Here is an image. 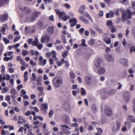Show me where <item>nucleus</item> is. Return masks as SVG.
Returning <instances> with one entry per match:
<instances>
[{
    "label": "nucleus",
    "instance_id": "f257e3e1",
    "mask_svg": "<svg viewBox=\"0 0 135 135\" xmlns=\"http://www.w3.org/2000/svg\"><path fill=\"white\" fill-rule=\"evenodd\" d=\"M102 61L101 59L98 58L97 60V62L95 63V67L98 69V71L100 74H102L104 73L105 71V68L103 67H100V64L102 63Z\"/></svg>",
    "mask_w": 135,
    "mask_h": 135
},
{
    "label": "nucleus",
    "instance_id": "f03ea898",
    "mask_svg": "<svg viewBox=\"0 0 135 135\" xmlns=\"http://www.w3.org/2000/svg\"><path fill=\"white\" fill-rule=\"evenodd\" d=\"M63 83V79L62 78H59L57 77L54 78L52 81L53 85L56 88L59 87Z\"/></svg>",
    "mask_w": 135,
    "mask_h": 135
},
{
    "label": "nucleus",
    "instance_id": "7ed1b4c3",
    "mask_svg": "<svg viewBox=\"0 0 135 135\" xmlns=\"http://www.w3.org/2000/svg\"><path fill=\"white\" fill-rule=\"evenodd\" d=\"M104 112L105 115L107 117L110 116L112 114L111 108L107 105L105 106L104 107Z\"/></svg>",
    "mask_w": 135,
    "mask_h": 135
},
{
    "label": "nucleus",
    "instance_id": "20e7f679",
    "mask_svg": "<svg viewBox=\"0 0 135 135\" xmlns=\"http://www.w3.org/2000/svg\"><path fill=\"white\" fill-rule=\"evenodd\" d=\"M120 122L119 121H116L114 124L113 130L114 132H117L120 129Z\"/></svg>",
    "mask_w": 135,
    "mask_h": 135
},
{
    "label": "nucleus",
    "instance_id": "39448f33",
    "mask_svg": "<svg viewBox=\"0 0 135 135\" xmlns=\"http://www.w3.org/2000/svg\"><path fill=\"white\" fill-rule=\"evenodd\" d=\"M19 8L23 13H26L29 14L31 12V10L30 9L27 7H24L23 8L21 5H19Z\"/></svg>",
    "mask_w": 135,
    "mask_h": 135
},
{
    "label": "nucleus",
    "instance_id": "423d86ee",
    "mask_svg": "<svg viewBox=\"0 0 135 135\" xmlns=\"http://www.w3.org/2000/svg\"><path fill=\"white\" fill-rule=\"evenodd\" d=\"M86 84L88 85H90L93 82V79L91 77L89 76H87L85 77V78Z\"/></svg>",
    "mask_w": 135,
    "mask_h": 135
},
{
    "label": "nucleus",
    "instance_id": "0eeeda50",
    "mask_svg": "<svg viewBox=\"0 0 135 135\" xmlns=\"http://www.w3.org/2000/svg\"><path fill=\"white\" fill-rule=\"evenodd\" d=\"M50 40V37L47 35H46L45 36V37L42 36L41 40V43H44V41L45 42L48 43Z\"/></svg>",
    "mask_w": 135,
    "mask_h": 135
},
{
    "label": "nucleus",
    "instance_id": "6e6552de",
    "mask_svg": "<svg viewBox=\"0 0 135 135\" xmlns=\"http://www.w3.org/2000/svg\"><path fill=\"white\" fill-rule=\"evenodd\" d=\"M69 22L70 23L73 22L70 24V27H72L76 25L77 22V20L75 18L73 17L72 19H70L69 20Z\"/></svg>",
    "mask_w": 135,
    "mask_h": 135
},
{
    "label": "nucleus",
    "instance_id": "1a4fd4ad",
    "mask_svg": "<svg viewBox=\"0 0 135 135\" xmlns=\"http://www.w3.org/2000/svg\"><path fill=\"white\" fill-rule=\"evenodd\" d=\"M123 97L125 99V101L126 103H127L129 101L130 98V94L128 92L125 93L123 94Z\"/></svg>",
    "mask_w": 135,
    "mask_h": 135
},
{
    "label": "nucleus",
    "instance_id": "9d476101",
    "mask_svg": "<svg viewBox=\"0 0 135 135\" xmlns=\"http://www.w3.org/2000/svg\"><path fill=\"white\" fill-rule=\"evenodd\" d=\"M120 62L125 66H127L128 65V61L125 58H121L120 60Z\"/></svg>",
    "mask_w": 135,
    "mask_h": 135
},
{
    "label": "nucleus",
    "instance_id": "9b49d317",
    "mask_svg": "<svg viewBox=\"0 0 135 135\" xmlns=\"http://www.w3.org/2000/svg\"><path fill=\"white\" fill-rule=\"evenodd\" d=\"M0 19L1 21H6L8 18V14L5 13L4 15H0Z\"/></svg>",
    "mask_w": 135,
    "mask_h": 135
},
{
    "label": "nucleus",
    "instance_id": "f8f14e48",
    "mask_svg": "<svg viewBox=\"0 0 135 135\" xmlns=\"http://www.w3.org/2000/svg\"><path fill=\"white\" fill-rule=\"evenodd\" d=\"M57 14L58 15V17L59 18H60L61 19L63 17L65 13L64 12H60L59 10L57 9L55 10Z\"/></svg>",
    "mask_w": 135,
    "mask_h": 135
},
{
    "label": "nucleus",
    "instance_id": "ddd939ff",
    "mask_svg": "<svg viewBox=\"0 0 135 135\" xmlns=\"http://www.w3.org/2000/svg\"><path fill=\"white\" fill-rule=\"evenodd\" d=\"M122 20L123 22L127 20V12H123L122 15Z\"/></svg>",
    "mask_w": 135,
    "mask_h": 135
},
{
    "label": "nucleus",
    "instance_id": "4468645a",
    "mask_svg": "<svg viewBox=\"0 0 135 135\" xmlns=\"http://www.w3.org/2000/svg\"><path fill=\"white\" fill-rule=\"evenodd\" d=\"M9 0H0V7H2L6 4Z\"/></svg>",
    "mask_w": 135,
    "mask_h": 135
},
{
    "label": "nucleus",
    "instance_id": "2eb2a0df",
    "mask_svg": "<svg viewBox=\"0 0 135 135\" xmlns=\"http://www.w3.org/2000/svg\"><path fill=\"white\" fill-rule=\"evenodd\" d=\"M106 59L107 60L110 62H113L114 61V58L111 55L107 54L106 56Z\"/></svg>",
    "mask_w": 135,
    "mask_h": 135
},
{
    "label": "nucleus",
    "instance_id": "dca6fc26",
    "mask_svg": "<svg viewBox=\"0 0 135 135\" xmlns=\"http://www.w3.org/2000/svg\"><path fill=\"white\" fill-rule=\"evenodd\" d=\"M126 12L128 13L127 15V18L128 19H130L132 18V14H131V11L129 9H127L126 10Z\"/></svg>",
    "mask_w": 135,
    "mask_h": 135
},
{
    "label": "nucleus",
    "instance_id": "f3484780",
    "mask_svg": "<svg viewBox=\"0 0 135 135\" xmlns=\"http://www.w3.org/2000/svg\"><path fill=\"white\" fill-rule=\"evenodd\" d=\"M47 31L49 34H53L54 32V27L52 26L48 27L47 28Z\"/></svg>",
    "mask_w": 135,
    "mask_h": 135
},
{
    "label": "nucleus",
    "instance_id": "a211bd4d",
    "mask_svg": "<svg viewBox=\"0 0 135 135\" xmlns=\"http://www.w3.org/2000/svg\"><path fill=\"white\" fill-rule=\"evenodd\" d=\"M85 8V6L83 5L80 6L79 9V12L80 14H82L83 13L84 9Z\"/></svg>",
    "mask_w": 135,
    "mask_h": 135
},
{
    "label": "nucleus",
    "instance_id": "6ab92c4d",
    "mask_svg": "<svg viewBox=\"0 0 135 135\" xmlns=\"http://www.w3.org/2000/svg\"><path fill=\"white\" fill-rule=\"evenodd\" d=\"M127 119L131 122L135 123V117L134 118L133 115H129L127 117Z\"/></svg>",
    "mask_w": 135,
    "mask_h": 135
},
{
    "label": "nucleus",
    "instance_id": "aec40b11",
    "mask_svg": "<svg viewBox=\"0 0 135 135\" xmlns=\"http://www.w3.org/2000/svg\"><path fill=\"white\" fill-rule=\"evenodd\" d=\"M41 109L45 112H46V110L48 109V104L47 103L45 104H42L41 107Z\"/></svg>",
    "mask_w": 135,
    "mask_h": 135
},
{
    "label": "nucleus",
    "instance_id": "412c9836",
    "mask_svg": "<svg viewBox=\"0 0 135 135\" xmlns=\"http://www.w3.org/2000/svg\"><path fill=\"white\" fill-rule=\"evenodd\" d=\"M91 109L93 112L95 113L97 111V106L95 104H93L91 106Z\"/></svg>",
    "mask_w": 135,
    "mask_h": 135
},
{
    "label": "nucleus",
    "instance_id": "4be33fe9",
    "mask_svg": "<svg viewBox=\"0 0 135 135\" xmlns=\"http://www.w3.org/2000/svg\"><path fill=\"white\" fill-rule=\"evenodd\" d=\"M17 60L18 61H20L21 64L23 65H25V63L24 62L23 59L20 56H17Z\"/></svg>",
    "mask_w": 135,
    "mask_h": 135
},
{
    "label": "nucleus",
    "instance_id": "5701e85b",
    "mask_svg": "<svg viewBox=\"0 0 135 135\" xmlns=\"http://www.w3.org/2000/svg\"><path fill=\"white\" fill-rule=\"evenodd\" d=\"M37 25L38 29H40L42 28L43 26V23L42 21H38L37 23Z\"/></svg>",
    "mask_w": 135,
    "mask_h": 135
},
{
    "label": "nucleus",
    "instance_id": "b1692460",
    "mask_svg": "<svg viewBox=\"0 0 135 135\" xmlns=\"http://www.w3.org/2000/svg\"><path fill=\"white\" fill-rule=\"evenodd\" d=\"M3 27H2L1 28V31L2 32V34L3 35L5 34V33H4L6 31V27H7V23H6L5 24L3 25Z\"/></svg>",
    "mask_w": 135,
    "mask_h": 135
},
{
    "label": "nucleus",
    "instance_id": "393cba45",
    "mask_svg": "<svg viewBox=\"0 0 135 135\" xmlns=\"http://www.w3.org/2000/svg\"><path fill=\"white\" fill-rule=\"evenodd\" d=\"M116 90L114 89L110 90L107 93V94L109 95H113L116 92Z\"/></svg>",
    "mask_w": 135,
    "mask_h": 135
},
{
    "label": "nucleus",
    "instance_id": "a878e982",
    "mask_svg": "<svg viewBox=\"0 0 135 135\" xmlns=\"http://www.w3.org/2000/svg\"><path fill=\"white\" fill-rule=\"evenodd\" d=\"M42 78L41 77H39L37 78L36 80V83L38 85H42Z\"/></svg>",
    "mask_w": 135,
    "mask_h": 135
},
{
    "label": "nucleus",
    "instance_id": "bb28decb",
    "mask_svg": "<svg viewBox=\"0 0 135 135\" xmlns=\"http://www.w3.org/2000/svg\"><path fill=\"white\" fill-rule=\"evenodd\" d=\"M88 44L90 45H93L95 43V39L90 38L88 41Z\"/></svg>",
    "mask_w": 135,
    "mask_h": 135
},
{
    "label": "nucleus",
    "instance_id": "cd10ccee",
    "mask_svg": "<svg viewBox=\"0 0 135 135\" xmlns=\"http://www.w3.org/2000/svg\"><path fill=\"white\" fill-rule=\"evenodd\" d=\"M107 37H105L103 40V41L107 44H109L111 42V40L110 38L107 39Z\"/></svg>",
    "mask_w": 135,
    "mask_h": 135
},
{
    "label": "nucleus",
    "instance_id": "c85d7f7f",
    "mask_svg": "<svg viewBox=\"0 0 135 135\" xmlns=\"http://www.w3.org/2000/svg\"><path fill=\"white\" fill-rule=\"evenodd\" d=\"M79 19L81 21L85 23H87L88 22V21L83 16H80L79 17Z\"/></svg>",
    "mask_w": 135,
    "mask_h": 135
},
{
    "label": "nucleus",
    "instance_id": "c756f323",
    "mask_svg": "<svg viewBox=\"0 0 135 135\" xmlns=\"http://www.w3.org/2000/svg\"><path fill=\"white\" fill-rule=\"evenodd\" d=\"M84 14H85V15H84V16L88 18L91 22H93V20L92 18L91 17L90 15L88 13V12H86Z\"/></svg>",
    "mask_w": 135,
    "mask_h": 135
},
{
    "label": "nucleus",
    "instance_id": "7c9ffc66",
    "mask_svg": "<svg viewBox=\"0 0 135 135\" xmlns=\"http://www.w3.org/2000/svg\"><path fill=\"white\" fill-rule=\"evenodd\" d=\"M29 53L28 51L25 50H23L22 51V54L23 56H25L26 55H27Z\"/></svg>",
    "mask_w": 135,
    "mask_h": 135
},
{
    "label": "nucleus",
    "instance_id": "2f4dec72",
    "mask_svg": "<svg viewBox=\"0 0 135 135\" xmlns=\"http://www.w3.org/2000/svg\"><path fill=\"white\" fill-rule=\"evenodd\" d=\"M69 75L71 79H74L75 77L74 73L73 71H71L70 72Z\"/></svg>",
    "mask_w": 135,
    "mask_h": 135
},
{
    "label": "nucleus",
    "instance_id": "473e14b6",
    "mask_svg": "<svg viewBox=\"0 0 135 135\" xmlns=\"http://www.w3.org/2000/svg\"><path fill=\"white\" fill-rule=\"evenodd\" d=\"M38 40L35 39V40L32 42V46H38Z\"/></svg>",
    "mask_w": 135,
    "mask_h": 135
},
{
    "label": "nucleus",
    "instance_id": "72a5a7b5",
    "mask_svg": "<svg viewBox=\"0 0 135 135\" xmlns=\"http://www.w3.org/2000/svg\"><path fill=\"white\" fill-rule=\"evenodd\" d=\"M81 95H84L86 94L85 90V89L83 88H81Z\"/></svg>",
    "mask_w": 135,
    "mask_h": 135
},
{
    "label": "nucleus",
    "instance_id": "f704fd0d",
    "mask_svg": "<svg viewBox=\"0 0 135 135\" xmlns=\"http://www.w3.org/2000/svg\"><path fill=\"white\" fill-rule=\"evenodd\" d=\"M10 93L13 95H16L17 94V92L14 88L10 90Z\"/></svg>",
    "mask_w": 135,
    "mask_h": 135
},
{
    "label": "nucleus",
    "instance_id": "c9c22d12",
    "mask_svg": "<svg viewBox=\"0 0 135 135\" xmlns=\"http://www.w3.org/2000/svg\"><path fill=\"white\" fill-rule=\"evenodd\" d=\"M65 123H67L69 120V118L68 115H66L64 117Z\"/></svg>",
    "mask_w": 135,
    "mask_h": 135
},
{
    "label": "nucleus",
    "instance_id": "e433bc0d",
    "mask_svg": "<svg viewBox=\"0 0 135 135\" xmlns=\"http://www.w3.org/2000/svg\"><path fill=\"white\" fill-rule=\"evenodd\" d=\"M40 14V12L36 11H35L33 13V14L37 18L38 17Z\"/></svg>",
    "mask_w": 135,
    "mask_h": 135
},
{
    "label": "nucleus",
    "instance_id": "4c0bfd02",
    "mask_svg": "<svg viewBox=\"0 0 135 135\" xmlns=\"http://www.w3.org/2000/svg\"><path fill=\"white\" fill-rule=\"evenodd\" d=\"M69 17L70 16H68L67 17V16L65 15L61 18V19L62 20L64 21H65L68 20Z\"/></svg>",
    "mask_w": 135,
    "mask_h": 135
},
{
    "label": "nucleus",
    "instance_id": "58836bf2",
    "mask_svg": "<svg viewBox=\"0 0 135 135\" xmlns=\"http://www.w3.org/2000/svg\"><path fill=\"white\" fill-rule=\"evenodd\" d=\"M3 42H4L5 44H8L9 42V40L8 39H7L6 38H3Z\"/></svg>",
    "mask_w": 135,
    "mask_h": 135
},
{
    "label": "nucleus",
    "instance_id": "ea45409f",
    "mask_svg": "<svg viewBox=\"0 0 135 135\" xmlns=\"http://www.w3.org/2000/svg\"><path fill=\"white\" fill-rule=\"evenodd\" d=\"M106 24L107 26H110L112 25V22L111 20H108L107 21Z\"/></svg>",
    "mask_w": 135,
    "mask_h": 135
},
{
    "label": "nucleus",
    "instance_id": "a19ab883",
    "mask_svg": "<svg viewBox=\"0 0 135 135\" xmlns=\"http://www.w3.org/2000/svg\"><path fill=\"white\" fill-rule=\"evenodd\" d=\"M31 79L33 81H35L36 80V76L35 73L32 74Z\"/></svg>",
    "mask_w": 135,
    "mask_h": 135
},
{
    "label": "nucleus",
    "instance_id": "79ce46f5",
    "mask_svg": "<svg viewBox=\"0 0 135 135\" xmlns=\"http://www.w3.org/2000/svg\"><path fill=\"white\" fill-rule=\"evenodd\" d=\"M85 40L84 39H83L82 40L81 44L82 46L85 47L87 46V45L85 43Z\"/></svg>",
    "mask_w": 135,
    "mask_h": 135
},
{
    "label": "nucleus",
    "instance_id": "37998d69",
    "mask_svg": "<svg viewBox=\"0 0 135 135\" xmlns=\"http://www.w3.org/2000/svg\"><path fill=\"white\" fill-rule=\"evenodd\" d=\"M62 42L64 44L66 43V40L65 38V36L64 35H62L61 36Z\"/></svg>",
    "mask_w": 135,
    "mask_h": 135
},
{
    "label": "nucleus",
    "instance_id": "c03bdc74",
    "mask_svg": "<svg viewBox=\"0 0 135 135\" xmlns=\"http://www.w3.org/2000/svg\"><path fill=\"white\" fill-rule=\"evenodd\" d=\"M20 38V37L19 36H16L14 38V42H15L19 40Z\"/></svg>",
    "mask_w": 135,
    "mask_h": 135
},
{
    "label": "nucleus",
    "instance_id": "a18cd8bd",
    "mask_svg": "<svg viewBox=\"0 0 135 135\" xmlns=\"http://www.w3.org/2000/svg\"><path fill=\"white\" fill-rule=\"evenodd\" d=\"M133 51L135 52V47L133 46H131L130 49V53H132Z\"/></svg>",
    "mask_w": 135,
    "mask_h": 135
},
{
    "label": "nucleus",
    "instance_id": "49530a36",
    "mask_svg": "<svg viewBox=\"0 0 135 135\" xmlns=\"http://www.w3.org/2000/svg\"><path fill=\"white\" fill-rule=\"evenodd\" d=\"M89 31L91 35L92 36H94L95 34V32L93 30L90 29Z\"/></svg>",
    "mask_w": 135,
    "mask_h": 135
},
{
    "label": "nucleus",
    "instance_id": "de8ad7c7",
    "mask_svg": "<svg viewBox=\"0 0 135 135\" xmlns=\"http://www.w3.org/2000/svg\"><path fill=\"white\" fill-rule=\"evenodd\" d=\"M84 31V29L83 28H81L79 30V32L80 33L81 35H83V32Z\"/></svg>",
    "mask_w": 135,
    "mask_h": 135
},
{
    "label": "nucleus",
    "instance_id": "09e8293b",
    "mask_svg": "<svg viewBox=\"0 0 135 135\" xmlns=\"http://www.w3.org/2000/svg\"><path fill=\"white\" fill-rule=\"evenodd\" d=\"M122 44L124 47H126L127 45V43L125 39L124 38L123 39V41L122 42Z\"/></svg>",
    "mask_w": 135,
    "mask_h": 135
},
{
    "label": "nucleus",
    "instance_id": "8fccbe9b",
    "mask_svg": "<svg viewBox=\"0 0 135 135\" xmlns=\"http://www.w3.org/2000/svg\"><path fill=\"white\" fill-rule=\"evenodd\" d=\"M46 62V59H44L42 61V63H41L40 64V65L41 66L45 65Z\"/></svg>",
    "mask_w": 135,
    "mask_h": 135
},
{
    "label": "nucleus",
    "instance_id": "3c124183",
    "mask_svg": "<svg viewBox=\"0 0 135 135\" xmlns=\"http://www.w3.org/2000/svg\"><path fill=\"white\" fill-rule=\"evenodd\" d=\"M62 57H63L64 58H65L67 56H68L67 52L66 51H65L64 52H63L62 55Z\"/></svg>",
    "mask_w": 135,
    "mask_h": 135
},
{
    "label": "nucleus",
    "instance_id": "603ef678",
    "mask_svg": "<svg viewBox=\"0 0 135 135\" xmlns=\"http://www.w3.org/2000/svg\"><path fill=\"white\" fill-rule=\"evenodd\" d=\"M1 72L3 73L5 71V67L4 65H2L1 66Z\"/></svg>",
    "mask_w": 135,
    "mask_h": 135
},
{
    "label": "nucleus",
    "instance_id": "864d4df0",
    "mask_svg": "<svg viewBox=\"0 0 135 135\" xmlns=\"http://www.w3.org/2000/svg\"><path fill=\"white\" fill-rule=\"evenodd\" d=\"M20 96L21 97H23V98L24 99H27L28 98V97L27 95H25L23 96V95L21 94Z\"/></svg>",
    "mask_w": 135,
    "mask_h": 135
},
{
    "label": "nucleus",
    "instance_id": "5fc2aeb1",
    "mask_svg": "<svg viewBox=\"0 0 135 135\" xmlns=\"http://www.w3.org/2000/svg\"><path fill=\"white\" fill-rule=\"evenodd\" d=\"M61 127L63 129L68 128L70 129V128L67 125L65 124H62L61 125Z\"/></svg>",
    "mask_w": 135,
    "mask_h": 135
},
{
    "label": "nucleus",
    "instance_id": "6e6d98bb",
    "mask_svg": "<svg viewBox=\"0 0 135 135\" xmlns=\"http://www.w3.org/2000/svg\"><path fill=\"white\" fill-rule=\"evenodd\" d=\"M31 114V111H28L26 112H25L24 114L25 116H29L30 114Z\"/></svg>",
    "mask_w": 135,
    "mask_h": 135
},
{
    "label": "nucleus",
    "instance_id": "4d7b16f0",
    "mask_svg": "<svg viewBox=\"0 0 135 135\" xmlns=\"http://www.w3.org/2000/svg\"><path fill=\"white\" fill-rule=\"evenodd\" d=\"M93 127L91 125H89L88 127V129L90 131H92L93 130Z\"/></svg>",
    "mask_w": 135,
    "mask_h": 135
},
{
    "label": "nucleus",
    "instance_id": "13d9d810",
    "mask_svg": "<svg viewBox=\"0 0 135 135\" xmlns=\"http://www.w3.org/2000/svg\"><path fill=\"white\" fill-rule=\"evenodd\" d=\"M109 12L110 15V16L111 17H114V13L113 11H110Z\"/></svg>",
    "mask_w": 135,
    "mask_h": 135
},
{
    "label": "nucleus",
    "instance_id": "bf43d9fd",
    "mask_svg": "<svg viewBox=\"0 0 135 135\" xmlns=\"http://www.w3.org/2000/svg\"><path fill=\"white\" fill-rule=\"evenodd\" d=\"M23 88V85L22 84L18 85L17 87V90L19 91L22 88Z\"/></svg>",
    "mask_w": 135,
    "mask_h": 135
},
{
    "label": "nucleus",
    "instance_id": "052dcab7",
    "mask_svg": "<svg viewBox=\"0 0 135 135\" xmlns=\"http://www.w3.org/2000/svg\"><path fill=\"white\" fill-rule=\"evenodd\" d=\"M53 114V110H50L49 112V116L50 118L52 117V115Z\"/></svg>",
    "mask_w": 135,
    "mask_h": 135
},
{
    "label": "nucleus",
    "instance_id": "680f3d73",
    "mask_svg": "<svg viewBox=\"0 0 135 135\" xmlns=\"http://www.w3.org/2000/svg\"><path fill=\"white\" fill-rule=\"evenodd\" d=\"M37 90H39L40 92H41L43 91L44 88H43L40 86L37 88Z\"/></svg>",
    "mask_w": 135,
    "mask_h": 135
},
{
    "label": "nucleus",
    "instance_id": "e2e57ef3",
    "mask_svg": "<svg viewBox=\"0 0 135 135\" xmlns=\"http://www.w3.org/2000/svg\"><path fill=\"white\" fill-rule=\"evenodd\" d=\"M71 126L76 128L78 127V124L77 123H74L71 124Z\"/></svg>",
    "mask_w": 135,
    "mask_h": 135
},
{
    "label": "nucleus",
    "instance_id": "0e129e2a",
    "mask_svg": "<svg viewBox=\"0 0 135 135\" xmlns=\"http://www.w3.org/2000/svg\"><path fill=\"white\" fill-rule=\"evenodd\" d=\"M34 110L36 112L38 113L39 112V110L36 107H34L33 108Z\"/></svg>",
    "mask_w": 135,
    "mask_h": 135
},
{
    "label": "nucleus",
    "instance_id": "69168bd1",
    "mask_svg": "<svg viewBox=\"0 0 135 135\" xmlns=\"http://www.w3.org/2000/svg\"><path fill=\"white\" fill-rule=\"evenodd\" d=\"M97 130L98 133H102L103 132L102 129L100 128H97Z\"/></svg>",
    "mask_w": 135,
    "mask_h": 135
},
{
    "label": "nucleus",
    "instance_id": "338daca9",
    "mask_svg": "<svg viewBox=\"0 0 135 135\" xmlns=\"http://www.w3.org/2000/svg\"><path fill=\"white\" fill-rule=\"evenodd\" d=\"M132 8L133 10H135V1H133L132 3Z\"/></svg>",
    "mask_w": 135,
    "mask_h": 135
},
{
    "label": "nucleus",
    "instance_id": "774afa93",
    "mask_svg": "<svg viewBox=\"0 0 135 135\" xmlns=\"http://www.w3.org/2000/svg\"><path fill=\"white\" fill-rule=\"evenodd\" d=\"M28 133H27V134L28 135H34V134L32 133L31 132V129H29L28 131Z\"/></svg>",
    "mask_w": 135,
    "mask_h": 135
}]
</instances>
